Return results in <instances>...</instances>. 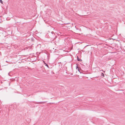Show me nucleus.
I'll return each mask as SVG.
<instances>
[{
    "instance_id": "nucleus-1",
    "label": "nucleus",
    "mask_w": 125,
    "mask_h": 125,
    "mask_svg": "<svg viewBox=\"0 0 125 125\" xmlns=\"http://www.w3.org/2000/svg\"><path fill=\"white\" fill-rule=\"evenodd\" d=\"M101 76H103V77H104V74L103 73H101Z\"/></svg>"
},
{
    "instance_id": "nucleus-2",
    "label": "nucleus",
    "mask_w": 125,
    "mask_h": 125,
    "mask_svg": "<svg viewBox=\"0 0 125 125\" xmlns=\"http://www.w3.org/2000/svg\"><path fill=\"white\" fill-rule=\"evenodd\" d=\"M0 2L1 3H3V2L2 0H0Z\"/></svg>"
},
{
    "instance_id": "nucleus-3",
    "label": "nucleus",
    "mask_w": 125,
    "mask_h": 125,
    "mask_svg": "<svg viewBox=\"0 0 125 125\" xmlns=\"http://www.w3.org/2000/svg\"><path fill=\"white\" fill-rule=\"evenodd\" d=\"M78 61H80L81 60L78 58Z\"/></svg>"
},
{
    "instance_id": "nucleus-4",
    "label": "nucleus",
    "mask_w": 125,
    "mask_h": 125,
    "mask_svg": "<svg viewBox=\"0 0 125 125\" xmlns=\"http://www.w3.org/2000/svg\"><path fill=\"white\" fill-rule=\"evenodd\" d=\"M46 64V65L47 66H48V65H47V64Z\"/></svg>"
},
{
    "instance_id": "nucleus-5",
    "label": "nucleus",
    "mask_w": 125,
    "mask_h": 125,
    "mask_svg": "<svg viewBox=\"0 0 125 125\" xmlns=\"http://www.w3.org/2000/svg\"><path fill=\"white\" fill-rule=\"evenodd\" d=\"M78 71L79 72H80V73H81V72H80V71L79 69H78Z\"/></svg>"
}]
</instances>
